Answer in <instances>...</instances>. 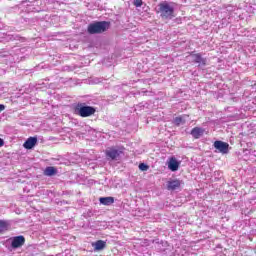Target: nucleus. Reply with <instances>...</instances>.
I'll use <instances>...</instances> for the list:
<instances>
[{
  "label": "nucleus",
  "instance_id": "1",
  "mask_svg": "<svg viewBox=\"0 0 256 256\" xmlns=\"http://www.w3.org/2000/svg\"><path fill=\"white\" fill-rule=\"evenodd\" d=\"M156 13H158L162 19L171 20L175 17V6L171 2H161L156 8Z\"/></svg>",
  "mask_w": 256,
  "mask_h": 256
},
{
  "label": "nucleus",
  "instance_id": "2",
  "mask_svg": "<svg viewBox=\"0 0 256 256\" xmlns=\"http://www.w3.org/2000/svg\"><path fill=\"white\" fill-rule=\"evenodd\" d=\"M111 27V23L107 21L94 22L88 25L87 31L90 35L105 33Z\"/></svg>",
  "mask_w": 256,
  "mask_h": 256
},
{
  "label": "nucleus",
  "instance_id": "3",
  "mask_svg": "<svg viewBox=\"0 0 256 256\" xmlns=\"http://www.w3.org/2000/svg\"><path fill=\"white\" fill-rule=\"evenodd\" d=\"M95 111V107L85 103H78L74 108L75 115H79V117H91V115H95Z\"/></svg>",
  "mask_w": 256,
  "mask_h": 256
},
{
  "label": "nucleus",
  "instance_id": "4",
  "mask_svg": "<svg viewBox=\"0 0 256 256\" xmlns=\"http://www.w3.org/2000/svg\"><path fill=\"white\" fill-rule=\"evenodd\" d=\"M106 158L110 161H119L121 155H123V150H117L115 148H108L105 151Z\"/></svg>",
  "mask_w": 256,
  "mask_h": 256
},
{
  "label": "nucleus",
  "instance_id": "5",
  "mask_svg": "<svg viewBox=\"0 0 256 256\" xmlns=\"http://www.w3.org/2000/svg\"><path fill=\"white\" fill-rule=\"evenodd\" d=\"M214 147L217 149V151H219V153H222L223 155L229 153V144L227 142L217 140L214 142Z\"/></svg>",
  "mask_w": 256,
  "mask_h": 256
},
{
  "label": "nucleus",
  "instance_id": "6",
  "mask_svg": "<svg viewBox=\"0 0 256 256\" xmlns=\"http://www.w3.org/2000/svg\"><path fill=\"white\" fill-rule=\"evenodd\" d=\"M25 245V237L24 236H15L11 239V248L19 249V247H23Z\"/></svg>",
  "mask_w": 256,
  "mask_h": 256
},
{
  "label": "nucleus",
  "instance_id": "7",
  "mask_svg": "<svg viewBox=\"0 0 256 256\" xmlns=\"http://www.w3.org/2000/svg\"><path fill=\"white\" fill-rule=\"evenodd\" d=\"M190 57L193 63L198 64V67H205V65H207V59L203 58L200 53L191 54Z\"/></svg>",
  "mask_w": 256,
  "mask_h": 256
},
{
  "label": "nucleus",
  "instance_id": "8",
  "mask_svg": "<svg viewBox=\"0 0 256 256\" xmlns=\"http://www.w3.org/2000/svg\"><path fill=\"white\" fill-rule=\"evenodd\" d=\"M181 188V180H170L167 182L168 191H177V189Z\"/></svg>",
  "mask_w": 256,
  "mask_h": 256
},
{
  "label": "nucleus",
  "instance_id": "9",
  "mask_svg": "<svg viewBox=\"0 0 256 256\" xmlns=\"http://www.w3.org/2000/svg\"><path fill=\"white\" fill-rule=\"evenodd\" d=\"M37 145V137H30L28 138L24 144L23 147L24 149H33Z\"/></svg>",
  "mask_w": 256,
  "mask_h": 256
},
{
  "label": "nucleus",
  "instance_id": "10",
  "mask_svg": "<svg viewBox=\"0 0 256 256\" xmlns=\"http://www.w3.org/2000/svg\"><path fill=\"white\" fill-rule=\"evenodd\" d=\"M168 169L170 171H178L179 170V162L177 161V158L171 157L168 162Z\"/></svg>",
  "mask_w": 256,
  "mask_h": 256
},
{
  "label": "nucleus",
  "instance_id": "11",
  "mask_svg": "<svg viewBox=\"0 0 256 256\" xmlns=\"http://www.w3.org/2000/svg\"><path fill=\"white\" fill-rule=\"evenodd\" d=\"M205 133V129L201 127H195L191 130V135L194 139H199Z\"/></svg>",
  "mask_w": 256,
  "mask_h": 256
},
{
  "label": "nucleus",
  "instance_id": "12",
  "mask_svg": "<svg viewBox=\"0 0 256 256\" xmlns=\"http://www.w3.org/2000/svg\"><path fill=\"white\" fill-rule=\"evenodd\" d=\"M107 246V242L103 240H98L92 243V247H94L95 251H103V249Z\"/></svg>",
  "mask_w": 256,
  "mask_h": 256
},
{
  "label": "nucleus",
  "instance_id": "13",
  "mask_svg": "<svg viewBox=\"0 0 256 256\" xmlns=\"http://www.w3.org/2000/svg\"><path fill=\"white\" fill-rule=\"evenodd\" d=\"M44 175H46V177H53V175H57V168L53 166L46 167L44 170Z\"/></svg>",
  "mask_w": 256,
  "mask_h": 256
},
{
  "label": "nucleus",
  "instance_id": "14",
  "mask_svg": "<svg viewBox=\"0 0 256 256\" xmlns=\"http://www.w3.org/2000/svg\"><path fill=\"white\" fill-rule=\"evenodd\" d=\"M101 205H106V206H109V205H113V203H115V198L113 197H101L99 199Z\"/></svg>",
  "mask_w": 256,
  "mask_h": 256
},
{
  "label": "nucleus",
  "instance_id": "15",
  "mask_svg": "<svg viewBox=\"0 0 256 256\" xmlns=\"http://www.w3.org/2000/svg\"><path fill=\"white\" fill-rule=\"evenodd\" d=\"M8 224L6 221L0 220V233L7 231Z\"/></svg>",
  "mask_w": 256,
  "mask_h": 256
},
{
  "label": "nucleus",
  "instance_id": "16",
  "mask_svg": "<svg viewBox=\"0 0 256 256\" xmlns=\"http://www.w3.org/2000/svg\"><path fill=\"white\" fill-rule=\"evenodd\" d=\"M139 169H140V171H147L149 169V166L145 163H140Z\"/></svg>",
  "mask_w": 256,
  "mask_h": 256
},
{
  "label": "nucleus",
  "instance_id": "17",
  "mask_svg": "<svg viewBox=\"0 0 256 256\" xmlns=\"http://www.w3.org/2000/svg\"><path fill=\"white\" fill-rule=\"evenodd\" d=\"M174 123H175V125H181V124L183 123V118H181V117H176V118L174 119Z\"/></svg>",
  "mask_w": 256,
  "mask_h": 256
},
{
  "label": "nucleus",
  "instance_id": "18",
  "mask_svg": "<svg viewBox=\"0 0 256 256\" xmlns=\"http://www.w3.org/2000/svg\"><path fill=\"white\" fill-rule=\"evenodd\" d=\"M135 7H141L143 5V0H134Z\"/></svg>",
  "mask_w": 256,
  "mask_h": 256
},
{
  "label": "nucleus",
  "instance_id": "19",
  "mask_svg": "<svg viewBox=\"0 0 256 256\" xmlns=\"http://www.w3.org/2000/svg\"><path fill=\"white\" fill-rule=\"evenodd\" d=\"M1 111H5V105H3V104H0V113H1Z\"/></svg>",
  "mask_w": 256,
  "mask_h": 256
},
{
  "label": "nucleus",
  "instance_id": "20",
  "mask_svg": "<svg viewBox=\"0 0 256 256\" xmlns=\"http://www.w3.org/2000/svg\"><path fill=\"white\" fill-rule=\"evenodd\" d=\"M3 145H5V142L0 138V147H3Z\"/></svg>",
  "mask_w": 256,
  "mask_h": 256
}]
</instances>
